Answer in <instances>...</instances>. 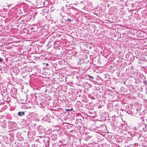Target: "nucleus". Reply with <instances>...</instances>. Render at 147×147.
Masks as SVG:
<instances>
[{
    "mask_svg": "<svg viewBox=\"0 0 147 147\" xmlns=\"http://www.w3.org/2000/svg\"><path fill=\"white\" fill-rule=\"evenodd\" d=\"M25 113L24 111L22 112H19L18 113V115L19 116H22L24 115Z\"/></svg>",
    "mask_w": 147,
    "mask_h": 147,
    "instance_id": "1",
    "label": "nucleus"
},
{
    "mask_svg": "<svg viewBox=\"0 0 147 147\" xmlns=\"http://www.w3.org/2000/svg\"><path fill=\"white\" fill-rule=\"evenodd\" d=\"M73 110V108H72L71 109H66L65 110V111L67 112L68 111H70Z\"/></svg>",
    "mask_w": 147,
    "mask_h": 147,
    "instance_id": "2",
    "label": "nucleus"
},
{
    "mask_svg": "<svg viewBox=\"0 0 147 147\" xmlns=\"http://www.w3.org/2000/svg\"><path fill=\"white\" fill-rule=\"evenodd\" d=\"M88 77H89V78H91L92 79H93V78H94L92 76H90V75H88Z\"/></svg>",
    "mask_w": 147,
    "mask_h": 147,
    "instance_id": "3",
    "label": "nucleus"
},
{
    "mask_svg": "<svg viewBox=\"0 0 147 147\" xmlns=\"http://www.w3.org/2000/svg\"><path fill=\"white\" fill-rule=\"evenodd\" d=\"M3 61L2 58L0 57V62H2Z\"/></svg>",
    "mask_w": 147,
    "mask_h": 147,
    "instance_id": "4",
    "label": "nucleus"
},
{
    "mask_svg": "<svg viewBox=\"0 0 147 147\" xmlns=\"http://www.w3.org/2000/svg\"><path fill=\"white\" fill-rule=\"evenodd\" d=\"M67 20L69 21L70 22L71 21V20L69 19V18H68Z\"/></svg>",
    "mask_w": 147,
    "mask_h": 147,
    "instance_id": "5",
    "label": "nucleus"
},
{
    "mask_svg": "<svg viewBox=\"0 0 147 147\" xmlns=\"http://www.w3.org/2000/svg\"><path fill=\"white\" fill-rule=\"evenodd\" d=\"M45 65H46V66H48V65H49L48 64V63H46Z\"/></svg>",
    "mask_w": 147,
    "mask_h": 147,
    "instance_id": "6",
    "label": "nucleus"
}]
</instances>
